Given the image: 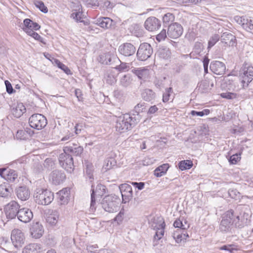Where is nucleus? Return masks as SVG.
Here are the masks:
<instances>
[{
  "mask_svg": "<svg viewBox=\"0 0 253 253\" xmlns=\"http://www.w3.org/2000/svg\"><path fill=\"white\" fill-rule=\"evenodd\" d=\"M27 34L33 37L35 40L39 41L43 44H45V42L44 41V39L34 31H29V32H28Z\"/></svg>",
  "mask_w": 253,
  "mask_h": 253,
  "instance_id": "09e8293b",
  "label": "nucleus"
},
{
  "mask_svg": "<svg viewBox=\"0 0 253 253\" xmlns=\"http://www.w3.org/2000/svg\"><path fill=\"white\" fill-rule=\"evenodd\" d=\"M84 164L85 165V173L87 175L88 177L90 179H93V166L92 164L88 163V162H85Z\"/></svg>",
  "mask_w": 253,
  "mask_h": 253,
  "instance_id": "4c0bfd02",
  "label": "nucleus"
},
{
  "mask_svg": "<svg viewBox=\"0 0 253 253\" xmlns=\"http://www.w3.org/2000/svg\"><path fill=\"white\" fill-rule=\"evenodd\" d=\"M172 237L177 243H180L182 241L184 240V237H183L182 233L180 229H177L174 231Z\"/></svg>",
  "mask_w": 253,
  "mask_h": 253,
  "instance_id": "a19ab883",
  "label": "nucleus"
},
{
  "mask_svg": "<svg viewBox=\"0 0 253 253\" xmlns=\"http://www.w3.org/2000/svg\"><path fill=\"white\" fill-rule=\"evenodd\" d=\"M169 168V165L168 164H164L155 169L154 175L157 177H161L167 172Z\"/></svg>",
  "mask_w": 253,
  "mask_h": 253,
  "instance_id": "2f4dec72",
  "label": "nucleus"
},
{
  "mask_svg": "<svg viewBox=\"0 0 253 253\" xmlns=\"http://www.w3.org/2000/svg\"><path fill=\"white\" fill-rule=\"evenodd\" d=\"M40 246L37 244H30L23 250L22 253H38L40 250Z\"/></svg>",
  "mask_w": 253,
  "mask_h": 253,
  "instance_id": "c756f323",
  "label": "nucleus"
},
{
  "mask_svg": "<svg viewBox=\"0 0 253 253\" xmlns=\"http://www.w3.org/2000/svg\"><path fill=\"white\" fill-rule=\"evenodd\" d=\"M52 63L57 66L59 68L63 70L67 75L71 74V71L65 65L61 63L59 60L55 59L53 57L51 59H50Z\"/></svg>",
  "mask_w": 253,
  "mask_h": 253,
  "instance_id": "72a5a7b5",
  "label": "nucleus"
},
{
  "mask_svg": "<svg viewBox=\"0 0 253 253\" xmlns=\"http://www.w3.org/2000/svg\"><path fill=\"white\" fill-rule=\"evenodd\" d=\"M161 25L160 21L155 17L148 18L144 23L145 28L149 31H154L159 29Z\"/></svg>",
  "mask_w": 253,
  "mask_h": 253,
  "instance_id": "2eb2a0df",
  "label": "nucleus"
},
{
  "mask_svg": "<svg viewBox=\"0 0 253 253\" xmlns=\"http://www.w3.org/2000/svg\"><path fill=\"white\" fill-rule=\"evenodd\" d=\"M11 189L5 184H2L0 185V196L1 197H7L11 195Z\"/></svg>",
  "mask_w": 253,
  "mask_h": 253,
  "instance_id": "f704fd0d",
  "label": "nucleus"
},
{
  "mask_svg": "<svg viewBox=\"0 0 253 253\" xmlns=\"http://www.w3.org/2000/svg\"><path fill=\"white\" fill-rule=\"evenodd\" d=\"M119 198L116 196H106L102 201V207L106 211L108 212H116L119 208Z\"/></svg>",
  "mask_w": 253,
  "mask_h": 253,
  "instance_id": "7ed1b4c3",
  "label": "nucleus"
},
{
  "mask_svg": "<svg viewBox=\"0 0 253 253\" xmlns=\"http://www.w3.org/2000/svg\"><path fill=\"white\" fill-rule=\"evenodd\" d=\"M220 96L223 98L232 99L236 98L237 97V94L232 92H223L220 94Z\"/></svg>",
  "mask_w": 253,
  "mask_h": 253,
  "instance_id": "5fc2aeb1",
  "label": "nucleus"
},
{
  "mask_svg": "<svg viewBox=\"0 0 253 253\" xmlns=\"http://www.w3.org/2000/svg\"><path fill=\"white\" fill-rule=\"evenodd\" d=\"M131 76L129 74L124 75L120 79L121 84L125 87L128 86L131 83Z\"/></svg>",
  "mask_w": 253,
  "mask_h": 253,
  "instance_id": "ea45409f",
  "label": "nucleus"
},
{
  "mask_svg": "<svg viewBox=\"0 0 253 253\" xmlns=\"http://www.w3.org/2000/svg\"><path fill=\"white\" fill-rule=\"evenodd\" d=\"M210 87V83L208 81H203L199 84V89L201 90L202 92H206L211 89Z\"/></svg>",
  "mask_w": 253,
  "mask_h": 253,
  "instance_id": "79ce46f5",
  "label": "nucleus"
},
{
  "mask_svg": "<svg viewBox=\"0 0 253 253\" xmlns=\"http://www.w3.org/2000/svg\"><path fill=\"white\" fill-rule=\"evenodd\" d=\"M70 191V189L65 188L59 191L57 193L59 202L61 205L66 204L68 202Z\"/></svg>",
  "mask_w": 253,
  "mask_h": 253,
  "instance_id": "bb28decb",
  "label": "nucleus"
},
{
  "mask_svg": "<svg viewBox=\"0 0 253 253\" xmlns=\"http://www.w3.org/2000/svg\"><path fill=\"white\" fill-rule=\"evenodd\" d=\"M91 193L90 211H93L95 210V195L98 197L102 196L106 193L105 186L102 184H99L97 185L95 190L92 188Z\"/></svg>",
  "mask_w": 253,
  "mask_h": 253,
  "instance_id": "1a4fd4ad",
  "label": "nucleus"
},
{
  "mask_svg": "<svg viewBox=\"0 0 253 253\" xmlns=\"http://www.w3.org/2000/svg\"><path fill=\"white\" fill-rule=\"evenodd\" d=\"M124 217V211H121L114 218V221H116L118 224L122 223Z\"/></svg>",
  "mask_w": 253,
  "mask_h": 253,
  "instance_id": "052dcab7",
  "label": "nucleus"
},
{
  "mask_svg": "<svg viewBox=\"0 0 253 253\" xmlns=\"http://www.w3.org/2000/svg\"><path fill=\"white\" fill-rule=\"evenodd\" d=\"M233 217V211L230 210L226 211L222 217V219L220 222L219 228L222 231H228L232 221V217Z\"/></svg>",
  "mask_w": 253,
  "mask_h": 253,
  "instance_id": "9b49d317",
  "label": "nucleus"
},
{
  "mask_svg": "<svg viewBox=\"0 0 253 253\" xmlns=\"http://www.w3.org/2000/svg\"><path fill=\"white\" fill-rule=\"evenodd\" d=\"M182 33L183 28L180 24L177 23H174L169 25L167 31L168 37L174 39L179 38Z\"/></svg>",
  "mask_w": 253,
  "mask_h": 253,
  "instance_id": "ddd939ff",
  "label": "nucleus"
},
{
  "mask_svg": "<svg viewBox=\"0 0 253 253\" xmlns=\"http://www.w3.org/2000/svg\"><path fill=\"white\" fill-rule=\"evenodd\" d=\"M167 37L166 30L163 29L158 35L156 36V40L158 42L164 41Z\"/></svg>",
  "mask_w": 253,
  "mask_h": 253,
  "instance_id": "bf43d9fd",
  "label": "nucleus"
},
{
  "mask_svg": "<svg viewBox=\"0 0 253 253\" xmlns=\"http://www.w3.org/2000/svg\"><path fill=\"white\" fill-rule=\"evenodd\" d=\"M131 72L143 80L148 79L150 76V70L147 67L133 68Z\"/></svg>",
  "mask_w": 253,
  "mask_h": 253,
  "instance_id": "aec40b11",
  "label": "nucleus"
},
{
  "mask_svg": "<svg viewBox=\"0 0 253 253\" xmlns=\"http://www.w3.org/2000/svg\"><path fill=\"white\" fill-rule=\"evenodd\" d=\"M210 68L211 70L216 75L224 74L226 70L225 64L222 62L218 61L211 62Z\"/></svg>",
  "mask_w": 253,
  "mask_h": 253,
  "instance_id": "6ab92c4d",
  "label": "nucleus"
},
{
  "mask_svg": "<svg viewBox=\"0 0 253 253\" xmlns=\"http://www.w3.org/2000/svg\"><path fill=\"white\" fill-rule=\"evenodd\" d=\"M160 224L159 225V228L156 230L155 235L154 237L153 246H156L157 245V242L160 240L164 235V229L165 227V223L164 219H161Z\"/></svg>",
  "mask_w": 253,
  "mask_h": 253,
  "instance_id": "393cba45",
  "label": "nucleus"
},
{
  "mask_svg": "<svg viewBox=\"0 0 253 253\" xmlns=\"http://www.w3.org/2000/svg\"><path fill=\"white\" fill-rule=\"evenodd\" d=\"M19 206L17 202L12 201L4 208L6 216L7 218L13 219L18 215Z\"/></svg>",
  "mask_w": 253,
  "mask_h": 253,
  "instance_id": "6e6552de",
  "label": "nucleus"
},
{
  "mask_svg": "<svg viewBox=\"0 0 253 253\" xmlns=\"http://www.w3.org/2000/svg\"><path fill=\"white\" fill-rule=\"evenodd\" d=\"M210 111L209 109H204L202 111H196L194 110H193L191 112V114L192 116H198L202 117L204 115H208L210 114Z\"/></svg>",
  "mask_w": 253,
  "mask_h": 253,
  "instance_id": "603ef678",
  "label": "nucleus"
},
{
  "mask_svg": "<svg viewBox=\"0 0 253 253\" xmlns=\"http://www.w3.org/2000/svg\"><path fill=\"white\" fill-rule=\"evenodd\" d=\"M82 13L80 12H74L71 14V17L76 20L77 21H81Z\"/></svg>",
  "mask_w": 253,
  "mask_h": 253,
  "instance_id": "338daca9",
  "label": "nucleus"
},
{
  "mask_svg": "<svg viewBox=\"0 0 253 253\" xmlns=\"http://www.w3.org/2000/svg\"><path fill=\"white\" fill-rule=\"evenodd\" d=\"M203 45L201 42H196L193 49V52L197 54H200L203 50Z\"/></svg>",
  "mask_w": 253,
  "mask_h": 253,
  "instance_id": "6e6d98bb",
  "label": "nucleus"
},
{
  "mask_svg": "<svg viewBox=\"0 0 253 253\" xmlns=\"http://www.w3.org/2000/svg\"><path fill=\"white\" fill-rule=\"evenodd\" d=\"M239 75L242 79L243 86H248L253 80V67L245 63L239 71Z\"/></svg>",
  "mask_w": 253,
  "mask_h": 253,
  "instance_id": "20e7f679",
  "label": "nucleus"
},
{
  "mask_svg": "<svg viewBox=\"0 0 253 253\" xmlns=\"http://www.w3.org/2000/svg\"><path fill=\"white\" fill-rule=\"evenodd\" d=\"M59 212L57 211H52L47 217L46 221L51 225H55L59 218Z\"/></svg>",
  "mask_w": 253,
  "mask_h": 253,
  "instance_id": "7c9ffc66",
  "label": "nucleus"
},
{
  "mask_svg": "<svg viewBox=\"0 0 253 253\" xmlns=\"http://www.w3.org/2000/svg\"><path fill=\"white\" fill-rule=\"evenodd\" d=\"M30 232L33 238L36 239L41 238L44 232L42 225L39 222H33L30 228Z\"/></svg>",
  "mask_w": 253,
  "mask_h": 253,
  "instance_id": "f3484780",
  "label": "nucleus"
},
{
  "mask_svg": "<svg viewBox=\"0 0 253 253\" xmlns=\"http://www.w3.org/2000/svg\"><path fill=\"white\" fill-rule=\"evenodd\" d=\"M59 162L61 166L67 171L71 172L73 170V159L72 155L64 152L60 154Z\"/></svg>",
  "mask_w": 253,
  "mask_h": 253,
  "instance_id": "0eeeda50",
  "label": "nucleus"
},
{
  "mask_svg": "<svg viewBox=\"0 0 253 253\" xmlns=\"http://www.w3.org/2000/svg\"><path fill=\"white\" fill-rule=\"evenodd\" d=\"M29 123L31 127L40 130L46 126L47 120L43 115L40 114H35L30 117Z\"/></svg>",
  "mask_w": 253,
  "mask_h": 253,
  "instance_id": "39448f33",
  "label": "nucleus"
},
{
  "mask_svg": "<svg viewBox=\"0 0 253 253\" xmlns=\"http://www.w3.org/2000/svg\"><path fill=\"white\" fill-rule=\"evenodd\" d=\"M15 137L18 140H26L28 138V131L25 130H19L17 131Z\"/></svg>",
  "mask_w": 253,
  "mask_h": 253,
  "instance_id": "c03bdc74",
  "label": "nucleus"
},
{
  "mask_svg": "<svg viewBox=\"0 0 253 253\" xmlns=\"http://www.w3.org/2000/svg\"><path fill=\"white\" fill-rule=\"evenodd\" d=\"M115 163L113 159H110V160H107L105 162V165L104 166L105 169L106 170L110 169L113 166H114L115 165Z\"/></svg>",
  "mask_w": 253,
  "mask_h": 253,
  "instance_id": "69168bd1",
  "label": "nucleus"
},
{
  "mask_svg": "<svg viewBox=\"0 0 253 253\" xmlns=\"http://www.w3.org/2000/svg\"><path fill=\"white\" fill-rule=\"evenodd\" d=\"M174 19V15L171 13L165 14L163 17V22L165 24H169V22H173Z\"/></svg>",
  "mask_w": 253,
  "mask_h": 253,
  "instance_id": "49530a36",
  "label": "nucleus"
},
{
  "mask_svg": "<svg viewBox=\"0 0 253 253\" xmlns=\"http://www.w3.org/2000/svg\"><path fill=\"white\" fill-rule=\"evenodd\" d=\"M241 158L239 155L237 154L232 155L229 159V162L231 164H236L239 161H240Z\"/></svg>",
  "mask_w": 253,
  "mask_h": 253,
  "instance_id": "0e129e2a",
  "label": "nucleus"
},
{
  "mask_svg": "<svg viewBox=\"0 0 253 253\" xmlns=\"http://www.w3.org/2000/svg\"><path fill=\"white\" fill-rule=\"evenodd\" d=\"M112 72V70H108L105 74V77H107V81L109 84H112L115 81L114 76L111 74Z\"/></svg>",
  "mask_w": 253,
  "mask_h": 253,
  "instance_id": "680f3d73",
  "label": "nucleus"
},
{
  "mask_svg": "<svg viewBox=\"0 0 253 253\" xmlns=\"http://www.w3.org/2000/svg\"><path fill=\"white\" fill-rule=\"evenodd\" d=\"M23 22L24 27L23 29L27 34L29 31H37L41 28V26L37 23L34 22L30 19H25Z\"/></svg>",
  "mask_w": 253,
  "mask_h": 253,
  "instance_id": "a878e982",
  "label": "nucleus"
},
{
  "mask_svg": "<svg viewBox=\"0 0 253 253\" xmlns=\"http://www.w3.org/2000/svg\"><path fill=\"white\" fill-rule=\"evenodd\" d=\"M119 51L125 56H130L135 53L136 49L132 44L126 42L120 46Z\"/></svg>",
  "mask_w": 253,
  "mask_h": 253,
  "instance_id": "a211bd4d",
  "label": "nucleus"
},
{
  "mask_svg": "<svg viewBox=\"0 0 253 253\" xmlns=\"http://www.w3.org/2000/svg\"><path fill=\"white\" fill-rule=\"evenodd\" d=\"M143 99L147 101H150L155 98V94L150 89H146L142 93Z\"/></svg>",
  "mask_w": 253,
  "mask_h": 253,
  "instance_id": "c9c22d12",
  "label": "nucleus"
},
{
  "mask_svg": "<svg viewBox=\"0 0 253 253\" xmlns=\"http://www.w3.org/2000/svg\"><path fill=\"white\" fill-rule=\"evenodd\" d=\"M17 217L18 219L24 223L30 222L33 217L31 210L27 208H22L19 210Z\"/></svg>",
  "mask_w": 253,
  "mask_h": 253,
  "instance_id": "dca6fc26",
  "label": "nucleus"
},
{
  "mask_svg": "<svg viewBox=\"0 0 253 253\" xmlns=\"http://www.w3.org/2000/svg\"><path fill=\"white\" fill-rule=\"evenodd\" d=\"M219 36L218 34L213 35L210 39L208 42V48L213 46L219 40Z\"/></svg>",
  "mask_w": 253,
  "mask_h": 253,
  "instance_id": "8fccbe9b",
  "label": "nucleus"
},
{
  "mask_svg": "<svg viewBox=\"0 0 253 253\" xmlns=\"http://www.w3.org/2000/svg\"><path fill=\"white\" fill-rule=\"evenodd\" d=\"M173 226L175 228H178L179 229H180L181 231L182 230H185L186 228V225L183 224L182 222L180 219L176 220L173 223Z\"/></svg>",
  "mask_w": 253,
  "mask_h": 253,
  "instance_id": "13d9d810",
  "label": "nucleus"
},
{
  "mask_svg": "<svg viewBox=\"0 0 253 253\" xmlns=\"http://www.w3.org/2000/svg\"><path fill=\"white\" fill-rule=\"evenodd\" d=\"M66 175L64 172L60 170H53L49 175V180L55 185L62 183L65 179Z\"/></svg>",
  "mask_w": 253,
  "mask_h": 253,
  "instance_id": "f8f14e48",
  "label": "nucleus"
},
{
  "mask_svg": "<svg viewBox=\"0 0 253 253\" xmlns=\"http://www.w3.org/2000/svg\"><path fill=\"white\" fill-rule=\"evenodd\" d=\"M234 216L232 217V224H235L236 226L238 227L239 228H242L244 225V223L242 220L240 221V216L237 215L235 218L234 217Z\"/></svg>",
  "mask_w": 253,
  "mask_h": 253,
  "instance_id": "3c124183",
  "label": "nucleus"
},
{
  "mask_svg": "<svg viewBox=\"0 0 253 253\" xmlns=\"http://www.w3.org/2000/svg\"><path fill=\"white\" fill-rule=\"evenodd\" d=\"M114 21L109 17H100L96 21V24L103 29H109L112 26Z\"/></svg>",
  "mask_w": 253,
  "mask_h": 253,
  "instance_id": "cd10ccee",
  "label": "nucleus"
},
{
  "mask_svg": "<svg viewBox=\"0 0 253 253\" xmlns=\"http://www.w3.org/2000/svg\"><path fill=\"white\" fill-rule=\"evenodd\" d=\"M119 188L121 192L123 202L126 203L132 197V190L131 186L127 183L122 184Z\"/></svg>",
  "mask_w": 253,
  "mask_h": 253,
  "instance_id": "4468645a",
  "label": "nucleus"
},
{
  "mask_svg": "<svg viewBox=\"0 0 253 253\" xmlns=\"http://www.w3.org/2000/svg\"><path fill=\"white\" fill-rule=\"evenodd\" d=\"M24 235L21 230L14 229L11 232V240L14 246L18 248L24 243Z\"/></svg>",
  "mask_w": 253,
  "mask_h": 253,
  "instance_id": "9d476101",
  "label": "nucleus"
},
{
  "mask_svg": "<svg viewBox=\"0 0 253 253\" xmlns=\"http://www.w3.org/2000/svg\"><path fill=\"white\" fill-rule=\"evenodd\" d=\"M35 6L42 12L46 13L48 11L47 8L44 5V3L42 1L36 0L34 1Z\"/></svg>",
  "mask_w": 253,
  "mask_h": 253,
  "instance_id": "de8ad7c7",
  "label": "nucleus"
},
{
  "mask_svg": "<svg viewBox=\"0 0 253 253\" xmlns=\"http://www.w3.org/2000/svg\"><path fill=\"white\" fill-rule=\"evenodd\" d=\"M16 193L18 198L21 201H26L30 196L29 189L25 186L18 187L16 189Z\"/></svg>",
  "mask_w": 253,
  "mask_h": 253,
  "instance_id": "b1692460",
  "label": "nucleus"
},
{
  "mask_svg": "<svg viewBox=\"0 0 253 253\" xmlns=\"http://www.w3.org/2000/svg\"><path fill=\"white\" fill-rule=\"evenodd\" d=\"M161 219H163L161 217H158L154 218L153 221L151 223V226L154 230H156L159 228V225L160 224Z\"/></svg>",
  "mask_w": 253,
  "mask_h": 253,
  "instance_id": "864d4df0",
  "label": "nucleus"
},
{
  "mask_svg": "<svg viewBox=\"0 0 253 253\" xmlns=\"http://www.w3.org/2000/svg\"><path fill=\"white\" fill-rule=\"evenodd\" d=\"M5 84L6 86V91L7 92V93L9 94L12 93L14 92V90L10 83L8 81H5Z\"/></svg>",
  "mask_w": 253,
  "mask_h": 253,
  "instance_id": "774afa93",
  "label": "nucleus"
},
{
  "mask_svg": "<svg viewBox=\"0 0 253 253\" xmlns=\"http://www.w3.org/2000/svg\"><path fill=\"white\" fill-rule=\"evenodd\" d=\"M172 91V88L169 87L166 89L165 92L163 94V101L164 102L168 101L169 99L170 92Z\"/></svg>",
  "mask_w": 253,
  "mask_h": 253,
  "instance_id": "4d7b16f0",
  "label": "nucleus"
},
{
  "mask_svg": "<svg viewBox=\"0 0 253 253\" xmlns=\"http://www.w3.org/2000/svg\"><path fill=\"white\" fill-rule=\"evenodd\" d=\"M242 26L246 31L253 33V19H247L246 23H243Z\"/></svg>",
  "mask_w": 253,
  "mask_h": 253,
  "instance_id": "37998d69",
  "label": "nucleus"
},
{
  "mask_svg": "<svg viewBox=\"0 0 253 253\" xmlns=\"http://www.w3.org/2000/svg\"><path fill=\"white\" fill-rule=\"evenodd\" d=\"M26 111V108L23 103L16 102L11 106V112L16 118L20 117Z\"/></svg>",
  "mask_w": 253,
  "mask_h": 253,
  "instance_id": "5701e85b",
  "label": "nucleus"
},
{
  "mask_svg": "<svg viewBox=\"0 0 253 253\" xmlns=\"http://www.w3.org/2000/svg\"><path fill=\"white\" fill-rule=\"evenodd\" d=\"M83 147L77 144H72V145L66 146L64 148V152L74 156H79L83 152Z\"/></svg>",
  "mask_w": 253,
  "mask_h": 253,
  "instance_id": "412c9836",
  "label": "nucleus"
},
{
  "mask_svg": "<svg viewBox=\"0 0 253 253\" xmlns=\"http://www.w3.org/2000/svg\"><path fill=\"white\" fill-rule=\"evenodd\" d=\"M113 56V55H112L110 52L103 53L99 55L97 58V60L102 64H110Z\"/></svg>",
  "mask_w": 253,
  "mask_h": 253,
  "instance_id": "c85d7f7f",
  "label": "nucleus"
},
{
  "mask_svg": "<svg viewBox=\"0 0 253 253\" xmlns=\"http://www.w3.org/2000/svg\"><path fill=\"white\" fill-rule=\"evenodd\" d=\"M139 120L140 118L138 116L137 118H133L129 114H125L123 116H121L116 122V130L120 133L125 132L131 129L133 126L139 122Z\"/></svg>",
  "mask_w": 253,
  "mask_h": 253,
  "instance_id": "f257e3e1",
  "label": "nucleus"
},
{
  "mask_svg": "<svg viewBox=\"0 0 253 253\" xmlns=\"http://www.w3.org/2000/svg\"><path fill=\"white\" fill-rule=\"evenodd\" d=\"M131 63H127L126 62H121V64L117 66L115 69L120 72H125L128 71L130 68Z\"/></svg>",
  "mask_w": 253,
  "mask_h": 253,
  "instance_id": "58836bf2",
  "label": "nucleus"
},
{
  "mask_svg": "<svg viewBox=\"0 0 253 253\" xmlns=\"http://www.w3.org/2000/svg\"><path fill=\"white\" fill-rule=\"evenodd\" d=\"M158 54L161 58L166 60L170 57L171 52L169 48H161L158 50Z\"/></svg>",
  "mask_w": 253,
  "mask_h": 253,
  "instance_id": "e433bc0d",
  "label": "nucleus"
},
{
  "mask_svg": "<svg viewBox=\"0 0 253 253\" xmlns=\"http://www.w3.org/2000/svg\"><path fill=\"white\" fill-rule=\"evenodd\" d=\"M18 178V174L17 172L13 169H8L6 174L4 177L7 181L13 182H14Z\"/></svg>",
  "mask_w": 253,
  "mask_h": 253,
  "instance_id": "473e14b6",
  "label": "nucleus"
},
{
  "mask_svg": "<svg viewBox=\"0 0 253 253\" xmlns=\"http://www.w3.org/2000/svg\"><path fill=\"white\" fill-rule=\"evenodd\" d=\"M145 108L144 103H138L135 106L134 111L137 113V115L138 116L139 113L143 112Z\"/></svg>",
  "mask_w": 253,
  "mask_h": 253,
  "instance_id": "e2e57ef3",
  "label": "nucleus"
},
{
  "mask_svg": "<svg viewBox=\"0 0 253 253\" xmlns=\"http://www.w3.org/2000/svg\"><path fill=\"white\" fill-rule=\"evenodd\" d=\"M35 202L42 205H47L51 203L54 199L53 193L43 189H37L34 195Z\"/></svg>",
  "mask_w": 253,
  "mask_h": 253,
  "instance_id": "f03ea898",
  "label": "nucleus"
},
{
  "mask_svg": "<svg viewBox=\"0 0 253 253\" xmlns=\"http://www.w3.org/2000/svg\"><path fill=\"white\" fill-rule=\"evenodd\" d=\"M152 53L153 49L150 44L144 42L140 45L136 55L139 60L145 61L151 56Z\"/></svg>",
  "mask_w": 253,
  "mask_h": 253,
  "instance_id": "423d86ee",
  "label": "nucleus"
},
{
  "mask_svg": "<svg viewBox=\"0 0 253 253\" xmlns=\"http://www.w3.org/2000/svg\"><path fill=\"white\" fill-rule=\"evenodd\" d=\"M179 168L181 170H183L186 169H189L192 166V163L191 161H181L179 163Z\"/></svg>",
  "mask_w": 253,
  "mask_h": 253,
  "instance_id": "a18cd8bd",
  "label": "nucleus"
},
{
  "mask_svg": "<svg viewBox=\"0 0 253 253\" xmlns=\"http://www.w3.org/2000/svg\"><path fill=\"white\" fill-rule=\"evenodd\" d=\"M236 41L235 36L230 32H224L221 36V42L227 46H234L236 44Z\"/></svg>",
  "mask_w": 253,
  "mask_h": 253,
  "instance_id": "4be33fe9",
  "label": "nucleus"
}]
</instances>
